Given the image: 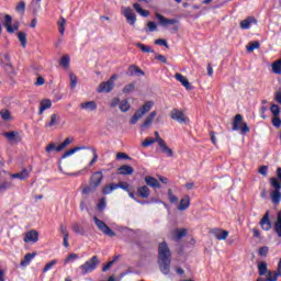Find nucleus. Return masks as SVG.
Masks as SVG:
<instances>
[{"label": "nucleus", "mask_w": 281, "mask_h": 281, "mask_svg": "<svg viewBox=\"0 0 281 281\" xmlns=\"http://www.w3.org/2000/svg\"><path fill=\"white\" fill-rule=\"evenodd\" d=\"M172 262V252L168 243L162 241L158 245V265L160 271L168 276L170 273V265Z\"/></svg>", "instance_id": "1"}, {"label": "nucleus", "mask_w": 281, "mask_h": 281, "mask_svg": "<svg viewBox=\"0 0 281 281\" xmlns=\"http://www.w3.org/2000/svg\"><path fill=\"white\" fill-rule=\"evenodd\" d=\"M78 150H86V155H92V159L89 164V167L91 168V166H93L95 164V161H98V150L95 149V147H74L72 149H69L68 151L64 153V155L61 156V159L59 160V170L60 172H64L65 175H72L69 173L67 171L63 170V165L65 166V164H67L65 161L66 157H71V155H74L75 153H78Z\"/></svg>", "instance_id": "2"}, {"label": "nucleus", "mask_w": 281, "mask_h": 281, "mask_svg": "<svg viewBox=\"0 0 281 281\" xmlns=\"http://www.w3.org/2000/svg\"><path fill=\"white\" fill-rule=\"evenodd\" d=\"M153 106H155V102L153 101H147L143 104L142 108H139L134 115L131 117L130 120V124L135 125L137 124V122H139V120H142V117H144V115H146V113H149L150 109H153Z\"/></svg>", "instance_id": "3"}, {"label": "nucleus", "mask_w": 281, "mask_h": 281, "mask_svg": "<svg viewBox=\"0 0 281 281\" xmlns=\"http://www.w3.org/2000/svg\"><path fill=\"white\" fill-rule=\"evenodd\" d=\"M115 80H117V75H113L108 81L101 82L97 88L98 93H111L115 87Z\"/></svg>", "instance_id": "4"}, {"label": "nucleus", "mask_w": 281, "mask_h": 281, "mask_svg": "<svg viewBox=\"0 0 281 281\" xmlns=\"http://www.w3.org/2000/svg\"><path fill=\"white\" fill-rule=\"evenodd\" d=\"M233 131H240L241 135L249 133V126L247 123L243 122V115H235V120L233 122Z\"/></svg>", "instance_id": "5"}, {"label": "nucleus", "mask_w": 281, "mask_h": 281, "mask_svg": "<svg viewBox=\"0 0 281 281\" xmlns=\"http://www.w3.org/2000/svg\"><path fill=\"white\" fill-rule=\"evenodd\" d=\"M98 265H100V259H98V256H93L90 260L86 261L85 265L80 266L82 276L91 273Z\"/></svg>", "instance_id": "6"}, {"label": "nucleus", "mask_w": 281, "mask_h": 281, "mask_svg": "<svg viewBox=\"0 0 281 281\" xmlns=\"http://www.w3.org/2000/svg\"><path fill=\"white\" fill-rule=\"evenodd\" d=\"M93 221L99 232H102V234H104L105 236H110V238H113V236H115V232H113V229H111V227H109L106 223H104V221H101L100 218H98V216H94Z\"/></svg>", "instance_id": "7"}, {"label": "nucleus", "mask_w": 281, "mask_h": 281, "mask_svg": "<svg viewBox=\"0 0 281 281\" xmlns=\"http://www.w3.org/2000/svg\"><path fill=\"white\" fill-rule=\"evenodd\" d=\"M170 117H171V120L179 122V124H190V119L188 116H186L183 111H181L179 109H173L170 112Z\"/></svg>", "instance_id": "8"}, {"label": "nucleus", "mask_w": 281, "mask_h": 281, "mask_svg": "<svg viewBox=\"0 0 281 281\" xmlns=\"http://www.w3.org/2000/svg\"><path fill=\"white\" fill-rule=\"evenodd\" d=\"M122 14H124L128 25H135L137 22V15H135V12L133 9H131V7H123Z\"/></svg>", "instance_id": "9"}, {"label": "nucleus", "mask_w": 281, "mask_h": 281, "mask_svg": "<svg viewBox=\"0 0 281 281\" xmlns=\"http://www.w3.org/2000/svg\"><path fill=\"white\" fill-rule=\"evenodd\" d=\"M184 236H188V229L186 228H175L170 232V238L176 243H179Z\"/></svg>", "instance_id": "10"}, {"label": "nucleus", "mask_w": 281, "mask_h": 281, "mask_svg": "<svg viewBox=\"0 0 281 281\" xmlns=\"http://www.w3.org/2000/svg\"><path fill=\"white\" fill-rule=\"evenodd\" d=\"M155 117H157V111L150 112L144 120L143 124L140 125L142 131H146V128H150L153 126V122H155Z\"/></svg>", "instance_id": "11"}, {"label": "nucleus", "mask_w": 281, "mask_h": 281, "mask_svg": "<svg viewBox=\"0 0 281 281\" xmlns=\"http://www.w3.org/2000/svg\"><path fill=\"white\" fill-rule=\"evenodd\" d=\"M102 179H104V175H102L101 171H95L90 177V184L97 188H100V184L102 183Z\"/></svg>", "instance_id": "12"}, {"label": "nucleus", "mask_w": 281, "mask_h": 281, "mask_svg": "<svg viewBox=\"0 0 281 281\" xmlns=\"http://www.w3.org/2000/svg\"><path fill=\"white\" fill-rule=\"evenodd\" d=\"M156 18L164 27H166V25H175L177 23L176 19H168L159 13H156Z\"/></svg>", "instance_id": "13"}, {"label": "nucleus", "mask_w": 281, "mask_h": 281, "mask_svg": "<svg viewBox=\"0 0 281 281\" xmlns=\"http://www.w3.org/2000/svg\"><path fill=\"white\" fill-rule=\"evenodd\" d=\"M258 21L256 20V18L254 16H248L247 19L243 20L240 23H239V26L241 30H249V27H251V24H257Z\"/></svg>", "instance_id": "14"}, {"label": "nucleus", "mask_w": 281, "mask_h": 281, "mask_svg": "<svg viewBox=\"0 0 281 281\" xmlns=\"http://www.w3.org/2000/svg\"><path fill=\"white\" fill-rule=\"evenodd\" d=\"M24 243H38V232L30 231L24 236Z\"/></svg>", "instance_id": "15"}, {"label": "nucleus", "mask_w": 281, "mask_h": 281, "mask_svg": "<svg viewBox=\"0 0 281 281\" xmlns=\"http://www.w3.org/2000/svg\"><path fill=\"white\" fill-rule=\"evenodd\" d=\"M212 233L217 240H227V236H229V232L223 231L221 228H215Z\"/></svg>", "instance_id": "16"}, {"label": "nucleus", "mask_w": 281, "mask_h": 281, "mask_svg": "<svg viewBox=\"0 0 281 281\" xmlns=\"http://www.w3.org/2000/svg\"><path fill=\"white\" fill-rule=\"evenodd\" d=\"M9 142H21V135L16 131L5 132L3 134Z\"/></svg>", "instance_id": "17"}, {"label": "nucleus", "mask_w": 281, "mask_h": 281, "mask_svg": "<svg viewBox=\"0 0 281 281\" xmlns=\"http://www.w3.org/2000/svg\"><path fill=\"white\" fill-rule=\"evenodd\" d=\"M260 227L265 229V232H269L271 229V221L269 220V212H267L259 223Z\"/></svg>", "instance_id": "18"}, {"label": "nucleus", "mask_w": 281, "mask_h": 281, "mask_svg": "<svg viewBox=\"0 0 281 281\" xmlns=\"http://www.w3.org/2000/svg\"><path fill=\"white\" fill-rule=\"evenodd\" d=\"M176 80H178V82L182 83V86L190 91V89H192V86H190V81L188 80V78H186L183 75L177 72L175 75Z\"/></svg>", "instance_id": "19"}, {"label": "nucleus", "mask_w": 281, "mask_h": 281, "mask_svg": "<svg viewBox=\"0 0 281 281\" xmlns=\"http://www.w3.org/2000/svg\"><path fill=\"white\" fill-rule=\"evenodd\" d=\"M145 183L149 186V188L159 189L161 188V184L159 183V180L156 178H153L150 176L145 177Z\"/></svg>", "instance_id": "20"}, {"label": "nucleus", "mask_w": 281, "mask_h": 281, "mask_svg": "<svg viewBox=\"0 0 281 281\" xmlns=\"http://www.w3.org/2000/svg\"><path fill=\"white\" fill-rule=\"evenodd\" d=\"M80 109H82V111H95L98 103H95V101L82 102L80 103Z\"/></svg>", "instance_id": "21"}, {"label": "nucleus", "mask_w": 281, "mask_h": 281, "mask_svg": "<svg viewBox=\"0 0 281 281\" xmlns=\"http://www.w3.org/2000/svg\"><path fill=\"white\" fill-rule=\"evenodd\" d=\"M60 234L64 236V247H69V231H67V226L65 224H61L60 227Z\"/></svg>", "instance_id": "22"}, {"label": "nucleus", "mask_w": 281, "mask_h": 281, "mask_svg": "<svg viewBox=\"0 0 281 281\" xmlns=\"http://www.w3.org/2000/svg\"><path fill=\"white\" fill-rule=\"evenodd\" d=\"M60 124V115L52 114L49 122L46 123L47 128H53V126H58Z\"/></svg>", "instance_id": "23"}, {"label": "nucleus", "mask_w": 281, "mask_h": 281, "mask_svg": "<svg viewBox=\"0 0 281 281\" xmlns=\"http://www.w3.org/2000/svg\"><path fill=\"white\" fill-rule=\"evenodd\" d=\"M3 25L9 34H14V29H12V16L10 14L4 15Z\"/></svg>", "instance_id": "24"}, {"label": "nucleus", "mask_w": 281, "mask_h": 281, "mask_svg": "<svg viewBox=\"0 0 281 281\" xmlns=\"http://www.w3.org/2000/svg\"><path fill=\"white\" fill-rule=\"evenodd\" d=\"M133 172H135V169L128 165H123L117 169V175L127 176L133 175Z\"/></svg>", "instance_id": "25"}, {"label": "nucleus", "mask_w": 281, "mask_h": 281, "mask_svg": "<svg viewBox=\"0 0 281 281\" xmlns=\"http://www.w3.org/2000/svg\"><path fill=\"white\" fill-rule=\"evenodd\" d=\"M47 109H52V100L45 99L40 103V115H43Z\"/></svg>", "instance_id": "26"}, {"label": "nucleus", "mask_w": 281, "mask_h": 281, "mask_svg": "<svg viewBox=\"0 0 281 281\" xmlns=\"http://www.w3.org/2000/svg\"><path fill=\"white\" fill-rule=\"evenodd\" d=\"M158 146L161 148V151L165 153V155H168V157H175V151H172V148L168 147L166 140H162V143L158 144Z\"/></svg>", "instance_id": "27"}, {"label": "nucleus", "mask_w": 281, "mask_h": 281, "mask_svg": "<svg viewBox=\"0 0 281 281\" xmlns=\"http://www.w3.org/2000/svg\"><path fill=\"white\" fill-rule=\"evenodd\" d=\"M188 207H190V196L186 195L183 199L180 200L178 210L180 212H183L184 210H188Z\"/></svg>", "instance_id": "28"}, {"label": "nucleus", "mask_w": 281, "mask_h": 281, "mask_svg": "<svg viewBox=\"0 0 281 281\" xmlns=\"http://www.w3.org/2000/svg\"><path fill=\"white\" fill-rule=\"evenodd\" d=\"M274 232L279 238H281V211L277 214V221L274 223Z\"/></svg>", "instance_id": "29"}, {"label": "nucleus", "mask_w": 281, "mask_h": 281, "mask_svg": "<svg viewBox=\"0 0 281 281\" xmlns=\"http://www.w3.org/2000/svg\"><path fill=\"white\" fill-rule=\"evenodd\" d=\"M135 74H139L140 76H145L144 70H142L139 67L132 65L127 69L128 76H135Z\"/></svg>", "instance_id": "30"}, {"label": "nucleus", "mask_w": 281, "mask_h": 281, "mask_svg": "<svg viewBox=\"0 0 281 281\" xmlns=\"http://www.w3.org/2000/svg\"><path fill=\"white\" fill-rule=\"evenodd\" d=\"M34 258H36V252L26 254L24 256V259L21 261V267H27V265H30V262H32V260H34Z\"/></svg>", "instance_id": "31"}, {"label": "nucleus", "mask_w": 281, "mask_h": 281, "mask_svg": "<svg viewBox=\"0 0 281 281\" xmlns=\"http://www.w3.org/2000/svg\"><path fill=\"white\" fill-rule=\"evenodd\" d=\"M257 269L259 271V276H267V273H269V269L267 268V262L265 261L258 262Z\"/></svg>", "instance_id": "32"}, {"label": "nucleus", "mask_w": 281, "mask_h": 281, "mask_svg": "<svg viewBox=\"0 0 281 281\" xmlns=\"http://www.w3.org/2000/svg\"><path fill=\"white\" fill-rule=\"evenodd\" d=\"M133 8L138 14H140V16H150V12L144 10L139 3H134Z\"/></svg>", "instance_id": "33"}, {"label": "nucleus", "mask_w": 281, "mask_h": 281, "mask_svg": "<svg viewBox=\"0 0 281 281\" xmlns=\"http://www.w3.org/2000/svg\"><path fill=\"white\" fill-rule=\"evenodd\" d=\"M136 47H138L144 54H155V49L146 44L137 43Z\"/></svg>", "instance_id": "34"}, {"label": "nucleus", "mask_w": 281, "mask_h": 281, "mask_svg": "<svg viewBox=\"0 0 281 281\" xmlns=\"http://www.w3.org/2000/svg\"><path fill=\"white\" fill-rule=\"evenodd\" d=\"M138 195L142 199H148V196H150V189H148L146 186L138 188Z\"/></svg>", "instance_id": "35"}, {"label": "nucleus", "mask_w": 281, "mask_h": 281, "mask_svg": "<svg viewBox=\"0 0 281 281\" xmlns=\"http://www.w3.org/2000/svg\"><path fill=\"white\" fill-rule=\"evenodd\" d=\"M120 189V186H117V183H110V184H106L104 188H103V194H111V192L115 191Z\"/></svg>", "instance_id": "36"}, {"label": "nucleus", "mask_w": 281, "mask_h": 281, "mask_svg": "<svg viewBox=\"0 0 281 281\" xmlns=\"http://www.w3.org/2000/svg\"><path fill=\"white\" fill-rule=\"evenodd\" d=\"M95 190H98V187L93 186V184H89V186H85L82 188V194L85 195H89V194H93L95 192Z\"/></svg>", "instance_id": "37"}, {"label": "nucleus", "mask_w": 281, "mask_h": 281, "mask_svg": "<svg viewBox=\"0 0 281 281\" xmlns=\"http://www.w3.org/2000/svg\"><path fill=\"white\" fill-rule=\"evenodd\" d=\"M11 177L12 179H21V181H23V179H27V177H30V173L27 172L26 169H23L18 173H13Z\"/></svg>", "instance_id": "38"}, {"label": "nucleus", "mask_w": 281, "mask_h": 281, "mask_svg": "<svg viewBox=\"0 0 281 281\" xmlns=\"http://www.w3.org/2000/svg\"><path fill=\"white\" fill-rule=\"evenodd\" d=\"M18 38L23 48L27 47V34L25 32H19Z\"/></svg>", "instance_id": "39"}, {"label": "nucleus", "mask_w": 281, "mask_h": 281, "mask_svg": "<svg viewBox=\"0 0 281 281\" xmlns=\"http://www.w3.org/2000/svg\"><path fill=\"white\" fill-rule=\"evenodd\" d=\"M270 198H271L272 203H274V205H278V203H280V201H281L280 191H272L270 193Z\"/></svg>", "instance_id": "40"}, {"label": "nucleus", "mask_w": 281, "mask_h": 281, "mask_svg": "<svg viewBox=\"0 0 281 281\" xmlns=\"http://www.w3.org/2000/svg\"><path fill=\"white\" fill-rule=\"evenodd\" d=\"M57 25L59 27V34H61V36L65 34V26L67 25V20H65V18H59V20L57 21Z\"/></svg>", "instance_id": "41"}, {"label": "nucleus", "mask_w": 281, "mask_h": 281, "mask_svg": "<svg viewBox=\"0 0 281 281\" xmlns=\"http://www.w3.org/2000/svg\"><path fill=\"white\" fill-rule=\"evenodd\" d=\"M247 52L251 53L254 52V49H260V42L255 41V42H250L247 46H246Z\"/></svg>", "instance_id": "42"}, {"label": "nucleus", "mask_w": 281, "mask_h": 281, "mask_svg": "<svg viewBox=\"0 0 281 281\" xmlns=\"http://www.w3.org/2000/svg\"><path fill=\"white\" fill-rule=\"evenodd\" d=\"M72 232H75V234H78L79 236H85V227H82L78 223L72 225Z\"/></svg>", "instance_id": "43"}, {"label": "nucleus", "mask_w": 281, "mask_h": 281, "mask_svg": "<svg viewBox=\"0 0 281 281\" xmlns=\"http://www.w3.org/2000/svg\"><path fill=\"white\" fill-rule=\"evenodd\" d=\"M69 55H64L59 61L60 67H64V69H69Z\"/></svg>", "instance_id": "44"}, {"label": "nucleus", "mask_w": 281, "mask_h": 281, "mask_svg": "<svg viewBox=\"0 0 281 281\" xmlns=\"http://www.w3.org/2000/svg\"><path fill=\"white\" fill-rule=\"evenodd\" d=\"M3 68L10 76H16V71H14V66H12V63L3 64Z\"/></svg>", "instance_id": "45"}, {"label": "nucleus", "mask_w": 281, "mask_h": 281, "mask_svg": "<svg viewBox=\"0 0 281 281\" xmlns=\"http://www.w3.org/2000/svg\"><path fill=\"white\" fill-rule=\"evenodd\" d=\"M69 144H71V138H66L61 144L57 146L56 153H60V150H65V148H67Z\"/></svg>", "instance_id": "46"}, {"label": "nucleus", "mask_w": 281, "mask_h": 281, "mask_svg": "<svg viewBox=\"0 0 281 281\" xmlns=\"http://www.w3.org/2000/svg\"><path fill=\"white\" fill-rule=\"evenodd\" d=\"M119 109L122 111V113H126V111H128L131 109V104H128L127 100H123L120 104H119Z\"/></svg>", "instance_id": "47"}, {"label": "nucleus", "mask_w": 281, "mask_h": 281, "mask_svg": "<svg viewBox=\"0 0 281 281\" xmlns=\"http://www.w3.org/2000/svg\"><path fill=\"white\" fill-rule=\"evenodd\" d=\"M0 115H1L2 120H4V122H10V120H12V115L10 114V111H8V110H1Z\"/></svg>", "instance_id": "48"}, {"label": "nucleus", "mask_w": 281, "mask_h": 281, "mask_svg": "<svg viewBox=\"0 0 281 281\" xmlns=\"http://www.w3.org/2000/svg\"><path fill=\"white\" fill-rule=\"evenodd\" d=\"M270 183L272 188H274V191H280L281 190V183L278 181V178H271Z\"/></svg>", "instance_id": "49"}, {"label": "nucleus", "mask_w": 281, "mask_h": 281, "mask_svg": "<svg viewBox=\"0 0 281 281\" xmlns=\"http://www.w3.org/2000/svg\"><path fill=\"white\" fill-rule=\"evenodd\" d=\"M157 140L155 138L147 137L145 140L142 143L143 148H148V146H153Z\"/></svg>", "instance_id": "50"}, {"label": "nucleus", "mask_w": 281, "mask_h": 281, "mask_svg": "<svg viewBox=\"0 0 281 281\" xmlns=\"http://www.w3.org/2000/svg\"><path fill=\"white\" fill-rule=\"evenodd\" d=\"M116 184L119 186V188H121V190H125V192H131V184H128V182L120 181Z\"/></svg>", "instance_id": "51"}, {"label": "nucleus", "mask_w": 281, "mask_h": 281, "mask_svg": "<svg viewBox=\"0 0 281 281\" xmlns=\"http://www.w3.org/2000/svg\"><path fill=\"white\" fill-rule=\"evenodd\" d=\"M69 78H70V88L76 89V85H78V77L74 75V72H70Z\"/></svg>", "instance_id": "52"}, {"label": "nucleus", "mask_w": 281, "mask_h": 281, "mask_svg": "<svg viewBox=\"0 0 281 281\" xmlns=\"http://www.w3.org/2000/svg\"><path fill=\"white\" fill-rule=\"evenodd\" d=\"M270 111L274 117H278L280 115V106L278 104H272L270 106Z\"/></svg>", "instance_id": "53"}, {"label": "nucleus", "mask_w": 281, "mask_h": 281, "mask_svg": "<svg viewBox=\"0 0 281 281\" xmlns=\"http://www.w3.org/2000/svg\"><path fill=\"white\" fill-rule=\"evenodd\" d=\"M168 196H169L170 203H179V198H177L175 193H172V189L168 190Z\"/></svg>", "instance_id": "54"}, {"label": "nucleus", "mask_w": 281, "mask_h": 281, "mask_svg": "<svg viewBox=\"0 0 281 281\" xmlns=\"http://www.w3.org/2000/svg\"><path fill=\"white\" fill-rule=\"evenodd\" d=\"M266 281H278L276 277V271L269 270L266 277Z\"/></svg>", "instance_id": "55"}, {"label": "nucleus", "mask_w": 281, "mask_h": 281, "mask_svg": "<svg viewBox=\"0 0 281 281\" xmlns=\"http://www.w3.org/2000/svg\"><path fill=\"white\" fill-rule=\"evenodd\" d=\"M132 91H135V83L126 85L123 88V93H132Z\"/></svg>", "instance_id": "56"}, {"label": "nucleus", "mask_w": 281, "mask_h": 281, "mask_svg": "<svg viewBox=\"0 0 281 281\" xmlns=\"http://www.w3.org/2000/svg\"><path fill=\"white\" fill-rule=\"evenodd\" d=\"M16 12H20L21 14H23L25 12V2L21 1L18 3V5L15 7Z\"/></svg>", "instance_id": "57"}, {"label": "nucleus", "mask_w": 281, "mask_h": 281, "mask_svg": "<svg viewBox=\"0 0 281 281\" xmlns=\"http://www.w3.org/2000/svg\"><path fill=\"white\" fill-rule=\"evenodd\" d=\"M155 45H162V47L170 49V46L168 45V42L166 40L158 38L155 41Z\"/></svg>", "instance_id": "58"}, {"label": "nucleus", "mask_w": 281, "mask_h": 281, "mask_svg": "<svg viewBox=\"0 0 281 281\" xmlns=\"http://www.w3.org/2000/svg\"><path fill=\"white\" fill-rule=\"evenodd\" d=\"M98 210H100V212H102V210H104V207H106V198H102L98 205H97Z\"/></svg>", "instance_id": "59"}, {"label": "nucleus", "mask_w": 281, "mask_h": 281, "mask_svg": "<svg viewBox=\"0 0 281 281\" xmlns=\"http://www.w3.org/2000/svg\"><path fill=\"white\" fill-rule=\"evenodd\" d=\"M268 254H269V247L263 246L259 248V256H263L265 258H267Z\"/></svg>", "instance_id": "60"}, {"label": "nucleus", "mask_w": 281, "mask_h": 281, "mask_svg": "<svg viewBox=\"0 0 281 281\" xmlns=\"http://www.w3.org/2000/svg\"><path fill=\"white\" fill-rule=\"evenodd\" d=\"M272 125L276 126V128H280V127H281V120H280V116H273V119H272Z\"/></svg>", "instance_id": "61"}, {"label": "nucleus", "mask_w": 281, "mask_h": 281, "mask_svg": "<svg viewBox=\"0 0 281 281\" xmlns=\"http://www.w3.org/2000/svg\"><path fill=\"white\" fill-rule=\"evenodd\" d=\"M57 148L55 143H50L46 146V153L49 155V153H53V150H56Z\"/></svg>", "instance_id": "62"}, {"label": "nucleus", "mask_w": 281, "mask_h": 281, "mask_svg": "<svg viewBox=\"0 0 281 281\" xmlns=\"http://www.w3.org/2000/svg\"><path fill=\"white\" fill-rule=\"evenodd\" d=\"M110 106L111 109H115V106H120V99L119 98L112 99L110 102Z\"/></svg>", "instance_id": "63"}, {"label": "nucleus", "mask_w": 281, "mask_h": 281, "mask_svg": "<svg viewBox=\"0 0 281 281\" xmlns=\"http://www.w3.org/2000/svg\"><path fill=\"white\" fill-rule=\"evenodd\" d=\"M274 100H276V102H278V104H281V90H278L274 93Z\"/></svg>", "instance_id": "64"}]
</instances>
